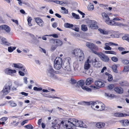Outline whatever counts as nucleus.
<instances>
[{
  "label": "nucleus",
  "mask_w": 129,
  "mask_h": 129,
  "mask_svg": "<svg viewBox=\"0 0 129 129\" xmlns=\"http://www.w3.org/2000/svg\"><path fill=\"white\" fill-rule=\"evenodd\" d=\"M18 73L19 75L21 76H23L24 75V73L21 71H19Z\"/></svg>",
  "instance_id": "55"
},
{
  "label": "nucleus",
  "mask_w": 129,
  "mask_h": 129,
  "mask_svg": "<svg viewBox=\"0 0 129 129\" xmlns=\"http://www.w3.org/2000/svg\"><path fill=\"white\" fill-rule=\"evenodd\" d=\"M94 6L93 5H90L88 10L89 11H92L94 9Z\"/></svg>",
  "instance_id": "50"
},
{
  "label": "nucleus",
  "mask_w": 129,
  "mask_h": 129,
  "mask_svg": "<svg viewBox=\"0 0 129 129\" xmlns=\"http://www.w3.org/2000/svg\"><path fill=\"white\" fill-rule=\"evenodd\" d=\"M33 89L34 90L37 91L42 90V89L41 87L38 88L36 87H34Z\"/></svg>",
  "instance_id": "43"
},
{
  "label": "nucleus",
  "mask_w": 129,
  "mask_h": 129,
  "mask_svg": "<svg viewBox=\"0 0 129 129\" xmlns=\"http://www.w3.org/2000/svg\"><path fill=\"white\" fill-rule=\"evenodd\" d=\"M12 85V83L10 81L7 82L1 92H3L4 95H6L9 93L10 91L11 87Z\"/></svg>",
  "instance_id": "6"
},
{
  "label": "nucleus",
  "mask_w": 129,
  "mask_h": 129,
  "mask_svg": "<svg viewBox=\"0 0 129 129\" xmlns=\"http://www.w3.org/2000/svg\"><path fill=\"white\" fill-rule=\"evenodd\" d=\"M96 63V66H95V67L100 68L102 66L101 63L100 62L97 61Z\"/></svg>",
  "instance_id": "44"
},
{
  "label": "nucleus",
  "mask_w": 129,
  "mask_h": 129,
  "mask_svg": "<svg viewBox=\"0 0 129 129\" xmlns=\"http://www.w3.org/2000/svg\"><path fill=\"white\" fill-rule=\"evenodd\" d=\"M19 2H18V4L19 5L21 6H22V0H17Z\"/></svg>",
  "instance_id": "59"
},
{
  "label": "nucleus",
  "mask_w": 129,
  "mask_h": 129,
  "mask_svg": "<svg viewBox=\"0 0 129 129\" xmlns=\"http://www.w3.org/2000/svg\"><path fill=\"white\" fill-rule=\"evenodd\" d=\"M47 74L50 78L52 79H57V78L54 74V70L51 66H49L47 71Z\"/></svg>",
  "instance_id": "7"
},
{
  "label": "nucleus",
  "mask_w": 129,
  "mask_h": 129,
  "mask_svg": "<svg viewBox=\"0 0 129 129\" xmlns=\"http://www.w3.org/2000/svg\"><path fill=\"white\" fill-rule=\"evenodd\" d=\"M25 128L27 129H33L34 128L33 126L31 124H28L24 126Z\"/></svg>",
  "instance_id": "37"
},
{
  "label": "nucleus",
  "mask_w": 129,
  "mask_h": 129,
  "mask_svg": "<svg viewBox=\"0 0 129 129\" xmlns=\"http://www.w3.org/2000/svg\"><path fill=\"white\" fill-rule=\"evenodd\" d=\"M114 90L117 93L121 94L123 92V90L122 88L120 87H116L114 88Z\"/></svg>",
  "instance_id": "18"
},
{
  "label": "nucleus",
  "mask_w": 129,
  "mask_h": 129,
  "mask_svg": "<svg viewBox=\"0 0 129 129\" xmlns=\"http://www.w3.org/2000/svg\"><path fill=\"white\" fill-rule=\"evenodd\" d=\"M105 125V123H103L102 122H100L96 124V126L98 128H100L104 127Z\"/></svg>",
  "instance_id": "22"
},
{
  "label": "nucleus",
  "mask_w": 129,
  "mask_h": 129,
  "mask_svg": "<svg viewBox=\"0 0 129 129\" xmlns=\"http://www.w3.org/2000/svg\"><path fill=\"white\" fill-rule=\"evenodd\" d=\"M55 15L58 17L60 18L61 17V16L58 13H56L55 14Z\"/></svg>",
  "instance_id": "64"
},
{
  "label": "nucleus",
  "mask_w": 129,
  "mask_h": 129,
  "mask_svg": "<svg viewBox=\"0 0 129 129\" xmlns=\"http://www.w3.org/2000/svg\"><path fill=\"white\" fill-rule=\"evenodd\" d=\"M84 83V81L83 80H80L77 82L76 86L79 87V86H81V87L82 88V87L83 86Z\"/></svg>",
  "instance_id": "17"
},
{
  "label": "nucleus",
  "mask_w": 129,
  "mask_h": 129,
  "mask_svg": "<svg viewBox=\"0 0 129 129\" xmlns=\"http://www.w3.org/2000/svg\"><path fill=\"white\" fill-rule=\"evenodd\" d=\"M86 45L90 49L91 51L94 53L98 55L100 52H97L96 51L98 50V46L93 43L87 42L86 44Z\"/></svg>",
  "instance_id": "5"
},
{
  "label": "nucleus",
  "mask_w": 129,
  "mask_h": 129,
  "mask_svg": "<svg viewBox=\"0 0 129 129\" xmlns=\"http://www.w3.org/2000/svg\"><path fill=\"white\" fill-rule=\"evenodd\" d=\"M73 24H70L68 23H66L64 24V26L67 28H71L73 27Z\"/></svg>",
  "instance_id": "28"
},
{
  "label": "nucleus",
  "mask_w": 129,
  "mask_h": 129,
  "mask_svg": "<svg viewBox=\"0 0 129 129\" xmlns=\"http://www.w3.org/2000/svg\"><path fill=\"white\" fill-rule=\"evenodd\" d=\"M88 26L91 29H95L98 28V26L96 24H91L88 25Z\"/></svg>",
  "instance_id": "26"
},
{
  "label": "nucleus",
  "mask_w": 129,
  "mask_h": 129,
  "mask_svg": "<svg viewBox=\"0 0 129 129\" xmlns=\"http://www.w3.org/2000/svg\"><path fill=\"white\" fill-rule=\"evenodd\" d=\"M55 42L56 44V47L61 46L63 44L62 42L59 40H56L55 41Z\"/></svg>",
  "instance_id": "24"
},
{
  "label": "nucleus",
  "mask_w": 129,
  "mask_h": 129,
  "mask_svg": "<svg viewBox=\"0 0 129 129\" xmlns=\"http://www.w3.org/2000/svg\"><path fill=\"white\" fill-rule=\"evenodd\" d=\"M124 71L125 72L129 71V66H125L124 68Z\"/></svg>",
  "instance_id": "46"
},
{
  "label": "nucleus",
  "mask_w": 129,
  "mask_h": 129,
  "mask_svg": "<svg viewBox=\"0 0 129 129\" xmlns=\"http://www.w3.org/2000/svg\"><path fill=\"white\" fill-rule=\"evenodd\" d=\"M107 43H106L105 44V47H104V48L106 50H111V48L108 45Z\"/></svg>",
  "instance_id": "35"
},
{
  "label": "nucleus",
  "mask_w": 129,
  "mask_h": 129,
  "mask_svg": "<svg viewBox=\"0 0 129 129\" xmlns=\"http://www.w3.org/2000/svg\"><path fill=\"white\" fill-rule=\"evenodd\" d=\"M90 63H92L93 66L94 67H95L97 61L96 59H91L90 60Z\"/></svg>",
  "instance_id": "27"
},
{
  "label": "nucleus",
  "mask_w": 129,
  "mask_h": 129,
  "mask_svg": "<svg viewBox=\"0 0 129 129\" xmlns=\"http://www.w3.org/2000/svg\"><path fill=\"white\" fill-rule=\"evenodd\" d=\"M11 20L15 22L16 24L18 25V21L17 20H14L13 19H11Z\"/></svg>",
  "instance_id": "57"
},
{
  "label": "nucleus",
  "mask_w": 129,
  "mask_h": 129,
  "mask_svg": "<svg viewBox=\"0 0 129 129\" xmlns=\"http://www.w3.org/2000/svg\"><path fill=\"white\" fill-rule=\"evenodd\" d=\"M108 80L109 81H110L113 79V78L112 76L111 75H109L108 76Z\"/></svg>",
  "instance_id": "49"
},
{
  "label": "nucleus",
  "mask_w": 129,
  "mask_h": 129,
  "mask_svg": "<svg viewBox=\"0 0 129 129\" xmlns=\"http://www.w3.org/2000/svg\"><path fill=\"white\" fill-rule=\"evenodd\" d=\"M121 124L124 126L129 125V121H120Z\"/></svg>",
  "instance_id": "31"
},
{
  "label": "nucleus",
  "mask_w": 129,
  "mask_h": 129,
  "mask_svg": "<svg viewBox=\"0 0 129 129\" xmlns=\"http://www.w3.org/2000/svg\"><path fill=\"white\" fill-rule=\"evenodd\" d=\"M103 61L105 62H108L109 61V58L108 56L104 54L101 52L98 53V55Z\"/></svg>",
  "instance_id": "9"
},
{
  "label": "nucleus",
  "mask_w": 129,
  "mask_h": 129,
  "mask_svg": "<svg viewBox=\"0 0 129 129\" xmlns=\"http://www.w3.org/2000/svg\"><path fill=\"white\" fill-rule=\"evenodd\" d=\"M43 96L44 97H47L48 98H52L53 99L54 98H56V99H61V98L59 97H56L55 96H52L51 95H49L48 96H45V94H42Z\"/></svg>",
  "instance_id": "32"
},
{
  "label": "nucleus",
  "mask_w": 129,
  "mask_h": 129,
  "mask_svg": "<svg viewBox=\"0 0 129 129\" xmlns=\"http://www.w3.org/2000/svg\"><path fill=\"white\" fill-rule=\"evenodd\" d=\"M5 72L8 75H12L13 73H16V71L15 70H11L9 68H7L5 69Z\"/></svg>",
  "instance_id": "14"
},
{
  "label": "nucleus",
  "mask_w": 129,
  "mask_h": 129,
  "mask_svg": "<svg viewBox=\"0 0 129 129\" xmlns=\"http://www.w3.org/2000/svg\"><path fill=\"white\" fill-rule=\"evenodd\" d=\"M86 104L87 105H91V107L94 110H95L93 107L94 105H95V108L96 109H99L100 107V109L98 110L101 111L104 110L105 109V106L104 104L101 102L98 101L96 102L90 101L86 102Z\"/></svg>",
  "instance_id": "3"
},
{
  "label": "nucleus",
  "mask_w": 129,
  "mask_h": 129,
  "mask_svg": "<svg viewBox=\"0 0 129 129\" xmlns=\"http://www.w3.org/2000/svg\"><path fill=\"white\" fill-rule=\"evenodd\" d=\"M106 23L109 25H110L118 26H123V24L118 22H116L113 20H108L105 21Z\"/></svg>",
  "instance_id": "8"
},
{
  "label": "nucleus",
  "mask_w": 129,
  "mask_h": 129,
  "mask_svg": "<svg viewBox=\"0 0 129 129\" xmlns=\"http://www.w3.org/2000/svg\"><path fill=\"white\" fill-rule=\"evenodd\" d=\"M105 53L106 54H112L115 55L116 54V53L115 52L112 51H105Z\"/></svg>",
  "instance_id": "41"
},
{
  "label": "nucleus",
  "mask_w": 129,
  "mask_h": 129,
  "mask_svg": "<svg viewBox=\"0 0 129 129\" xmlns=\"http://www.w3.org/2000/svg\"><path fill=\"white\" fill-rule=\"evenodd\" d=\"M71 61L70 57L66 58L64 59L62 65V58L59 57H56L54 61V67L57 70H59L61 67L63 69L68 71H70L71 69L70 66Z\"/></svg>",
  "instance_id": "2"
},
{
  "label": "nucleus",
  "mask_w": 129,
  "mask_h": 129,
  "mask_svg": "<svg viewBox=\"0 0 129 129\" xmlns=\"http://www.w3.org/2000/svg\"><path fill=\"white\" fill-rule=\"evenodd\" d=\"M111 59L114 62H116L118 61V58L115 57H111Z\"/></svg>",
  "instance_id": "48"
},
{
  "label": "nucleus",
  "mask_w": 129,
  "mask_h": 129,
  "mask_svg": "<svg viewBox=\"0 0 129 129\" xmlns=\"http://www.w3.org/2000/svg\"><path fill=\"white\" fill-rule=\"evenodd\" d=\"M120 84L122 86H127L128 85V83L126 81H121L120 82Z\"/></svg>",
  "instance_id": "33"
},
{
  "label": "nucleus",
  "mask_w": 129,
  "mask_h": 129,
  "mask_svg": "<svg viewBox=\"0 0 129 129\" xmlns=\"http://www.w3.org/2000/svg\"><path fill=\"white\" fill-rule=\"evenodd\" d=\"M18 123L19 122L18 121H12V122L11 123L12 125L14 126L17 125Z\"/></svg>",
  "instance_id": "47"
},
{
  "label": "nucleus",
  "mask_w": 129,
  "mask_h": 129,
  "mask_svg": "<svg viewBox=\"0 0 129 129\" xmlns=\"http://www.w3.org/2000/svg\"><path fill=\"white\" fill-rule=\"evenodd\" d=\"M114 115L116 117H122L128 116V114L123 113H122L117 112L114 113Z\"/></svg>",
  "instance_id": "16"
},
{
  "label": "nucleus",
  "mask_w": 129,
  "mask_h": 129,
  "mask_svg": "<svg viewBox=\"0 0 129 129\" xmlns=\"http://www.w3.org/2000/svg\"><path fill=\"white\" fill-rule=\"evenodd\" d=\"M64 121H79L78 120H76L74 118H70L68 116H65L63 118ZM62 121H63L62 120Z\"/></svg>",
  "instance_id": "20"
},
{
  "label": "nucleus",
  "mask_w": 129,
  "mask_h": 129,
  "mask_svg": "<svg viewBox=\"0 0 129 129\" xmlns=\"http://www.w3.org/2000/svg\"><path fill=\"white\" fill-rule=\"evenodd\" d=\"M102 16L105 21L109 20L110 19L108 16L106 14L105 12H103L102 13Z\"/></svg>",
  "instance_id": "23"
},
{
  "label": "nucleus",
  "mask_w": 129,
  "mask_h": 129,
  "mask_svg": "<svg viewBox=\"0 0 129 129\" xmlns=\"http://www.w3.org/2000/svg\"><path fill=\"white\" fill-rule=\"evenodd\" d=\"M21 66V67L20 68V69H21V70L22 71H23L24 72H25V68L23 67V66L22 65V66Z\"/></svg>",
  "instance_id": "54"
},
{
  "label": "nucleus",
  "mask_w": 129,
  "mask_h": 129,
  "mask_svg": "<svg viewBox=\"0 0 129 129\" xmlns=\"http://www.w3.org/2000/svg\"><path fill=\"white\" fill-rule=\"evenodd\" d=\"M8 51L9 52H12L13 51L12 47L11 46L9 47L8 48Z\"/></svg>",
  "instance_id": "53"
},
{
  "label": "nucleus",
  "mask_w": 129,
  "mask_h": 129,
  "mask_svg": "<svg viewBox=\"0 0 129 129\" xmlns=\"http://www.w3.org/2000/svg\"><path fill=\"white\" fill-rule=\"evenodd\" d=\"M95 85L98 87H101L104 86V83L103 82L99 81H96L94 83Z\"/></svg>",
  "instance_id": "15"
},
{
  "label": "nucleus",
  "mask_w": 129,
  "mask_h": 129,
  "mask_svg": "<svg viewBox=\"0 0 129 129\" xmlns=\"http://www.w3.org/2000/svg\"><path fill=\"white\" fill-rule=\"evenodd\" d=\"M90 62L89 58H88L85 61L84 65V69L85 70H88L91 67Z\"/></svg>",
  "instance_id": "11"
},
{
  "label": "nucleus",
  "mask_w": 129,
  "mask_h": 129,
  "mask_svg": "<svg viewBox=\"0 0 129 129\" xmlns=\"http://www.w3.org/2000/svg\"><path fill=\"white\" fill-rule=\"evenodd\" d=\"M21 94L22 95H24L25 96H27L28 94V93H27L23 92H21Z\"/></svg>",
  "instance_id": "61"
},
{
  "label": "nucleus",
  "mask_w": 129,
  "mask_h": 129,
  "mask_svg": "<svg viewBox=\"0 0 129 129\" xmlns=\"http://www.w3.org/2000/svg\"><path fill=\"white\" fill-rule=\"evenodd\" d=\"M73 17L76 19H79L80 18L79 16L74 13H72V14Z\"/></svg>",
  "instance_id": "39"
},
{
  "label": "nucleus",
  "mask_w": 129,
  "mask_h": 129,
  "mask_svg": "<svg viewBox=\"0 0 129 129\" xmlns=\"http://www.w3.org/2000/svg\"><path fill=\"white\" fill-rule=\"evenodd\" d=\"M73 67L74 71L76 73H78L79 72L80 69L79 67L78 62V60L74 62L73 64Z\"/></svg>",
  "instance_id": "10"
},
{
  "label": "nucleus",
  "mask_w": 129,
  "mask_h": 129,
  "mask_svg": "<svg viewBox=\"0 0 129 129\" xmlns=\"http://www.w3.org/2000/svg\"><path fill=\"white\" fill-rule=\"evenodd\" d=\"M52 125L48 129H75L76 127L86 128V125L83 121H52Z\"/></svg>",
  "instance_id": "1"
},
{
  "label": "nucleus",
  "mask_w": 129,
  "mask_h": 129,
  "mask_svg": "<svg viewBox=\"0 0 129 129\" xmlns=\"http://www.w3.org/2000/svg\"><path fill=\"white\" fill-rule=\"evenodd\" d=\"M77 11L79 13L82 15V18H83L84 17L85 14L84 13L81 12L79 10H78Z\"/></svg>",
  "instance_id": "51"
},
{
  "label": "nucleus",
  "mask_w": 129,
  "mask_h": 129,
  "mask_svg": "<svg viewBox=\"0 0 129 129\" xmlns=\"http://www.w3.org/2000/svg\"><path fill=\"white\" fill-rule=\"evenodd\" d=\"M93 82V79L91 78H89L87 79L85 83L86 85H89Z\"/></svg>",
  "instance_id": "21"
},
{
  "label": "nucleus",
  "mask_w": 129,
  "mask_h": 129,
  "mask_svg": "<svg viewBox=\"0 0 129 129\" xmlns=\"http://www.w3.org/2000/svg\"><path fill=\"white\" fill-rule=\"evenodd\" d=\"M81 29L83 31H86L87 30V26L84 25H81Z\"/></svg>",
  "instance_id": "42"
},
{
  "label": "nucleus",
  "mask_w": 129,
  "mask_h": 129,
  "mask_svg": "<svg viewBox=\"0 0 129 129\" xmlns=\"http://www.w3.org/2000/svg\"><path fill=\"white\" fill-rule=\"evenodd\" d=\"M8 119V118L6 117H4L1 119H0V120H1L2 121H6Z\"/></svg>",
  "instance_id": "52"
},
{
  "label": "nucleus",
  "mask_w": 129,
  "mask_h": 129,
  "mask_svg": "<svg viewBox=\"0 0 129 129\" xmlns=\"http://www.w3.org/2000/svg\"><path fill=\"white\" fill-rule=\"evenodd\" d=\"M56 46H52L51 47V50L52 51H54L56 48Z\"/></svg>",
  "instance_id": "58"
},
{
  "label": "nucleus",
  "mask_w": 129,
  "mask_h": 129,
  "mask_svg": "<svg viewBox=\"0 0 129 129\" xmlns=\"http://www.w3.org/2000/svg\"><path fill=\"white\" fill-rule=\"evenodd\" d=\"M107 96L111 97H113L114 96L113 94H109V93L106 94Z\"/></svg>",
  "instance_id": "62"
},
{
  "label": "nucleus",
  "mask_w": 129,
  "mask_h": 129,
  "mask_svg": "<svg viewBox=\"0 0 129 129\" xmlns=\"http://www.w3.org/2000/svg\"><path fill=\"white\" fill-rule=\"evenodd\" d=\"M36 22L40 26L42 27L44 25V22L43 21L39 18L38 17L35 19Z\"/></svg>",
  "instance_id": "13"
},
{
  "label": "nucleus",
  "mask_w": 129,
  "mask_h": 129,
  "mask_svg": "<svg viewBox=\"0 0 129 129\" xmlns=\"http://www.w3.org/2000/svg\"><path fill=\"white\" fill-rule=\"evenodd\" d=\"M122 62L124 64L129 65V61L127 59L122 60Z\"/></svg>",
  "instance_id": "38"
},
{
  "label": "nucleus",
  "mask_w": 129,
  "mask_h": 129,
  "mask_svg": "<svg viewBox=\"0 0 129 129\" xmlns=\"http://www.w3.org/2000/svg\"><path fill=\"white\" fill-rule=\"evenodd\" d=\"M0 29L4 30L7 33H9L10 31V27L6 25H3L0 26Z\"/></svg>",
  "instance_id": "12"
},
{
  "label": "nucleus",
  "mask_w": 129,
  "mask_h": 129,
  "mask_svg": "<svg viewBox=\"0 0 129 129\" xmlns=\"http://www.w3.org/2000/svg\"><path fill=\"white\" fill-rule=\"evenodd\" d=\"M122 39L123 40H127L129 42V35L123 36L122 37Z\"/></svg>",
  "instance_id": "40"
},
{
  "label": "nucleus",
  "mask_w": 129,
  "mask_h": 129,
  "mask_svg": "<svg viewBox=\"0 0 129 129\" xmlns=\"http://www.w3.org/2000/svg\"><path fill=\"white\" fill-rule=\"evenodd\" d=\"M72 53L77 58H79L80 61L83 60L84 58L83 52L80 49H74Z\"/></svg>",
  "instance_id": "4"
},
{
  "label": "nucleus",
  "mask_w": 129,
  "mask_h": 129,
  "mask_svg": "<svg viewBox=\"0 0 129 129\" xmlns=\"http://www.w3.org/2000/svg\"><path fill=\"white\" fill-rule=\"evenodd\" d=\"M57 23L56 22H54L52 24V26L53 27L55 28L57 27Z\"/></svg>",
  "instance_id": "63"
},
{
  "label": "nucleus",
  "mask_w": 129,
  "mask_h": 129,
  "mask_svg": "<svg viewBox=\"0 0 129 129\" xmlns=\"http://www.w3.org/2000/svg\"><path fill=\"white\" fill-rule=\"evenodd\" d=\"M112 69L113 71L114 72L117 73V67L116 65H113L112 66Z\"/></svg>",
  "instance_id": "30"
},
{
  "label": "nucleus",
  "mask_w": 129,
  "mask_h": 129,
  "mask_svg": "<svg viewBox=\"0 0 129 129\" xmlns=\"http://www.w3.org/2000/svg\"><path fill=\"white\" fill-rule=\"evenodd\" d=\"M118 49L119 51H123L125 50L124 48L122 47H119Z\"/></svg>",
  "instance_id": "56"
},
{
  "label": "nucleus",
  "mask_w": 129,
  "mask_h": 129,
  "mask_svg": "<svg viewBox=\"0 0 129 129\" xmlns=\"http://www.w3.org/2000/svg\"><path fill=\"white\" fill-rule=\"evenodd\" d=\"M50 36H52L54 38H58V37L57 35L56 34H54L51 35Z\"/></svg>",
  "instance_id": "60"
},
{
  "label": "nucleus",
  "mask_w": 129,
  "mask_h": 129,
  "mask_svg": "<svg viewBox=\"0 0 129 129\" xmlns=\"http://www.w3.org/2000/svg\"><path fill=\"white\" fill-rule=\"evenodd\" d=\"M98 30L101 33L103 34L107 35L108 34V32L107 30H103L101 28H99Z\"/></svg>",
  "instance_id": "25"
},
{
  "label": "nucleus",
  "mask_w": 129,
  "mask_h": 129,
  "mask_svg": "<svg viewBox=\"0 0 129 129\" xmlns=\"http://www.w3.org/2000/svg\"><path fill=\"white\" fill-rule=\"evenodd\" d=\"M82 88L83 89L86 90V91H91V89L88 88V87L87 86H83L82 87Z\"/></svg>",
  "instance_id": "34"
},
{
  "label": "nucleus",
  "mask_w": 129,
  "mask_h": 129,
  "mask_svg": "<svg viewBox=\"0 0 129 129\" xmlns=\"http://www.w3.org/2000/svg\"><path fill=\"white\" fill-rule=\"evenodd\" d=\"M8 103L12 107H15L17 106V104L12 101H9Z\"/></svg>",
  "instance_id": "29"
},
{
  "label": "nucleus",
  "mask_w": 129,
  "mask_h": 129,
  "mask_svg": "<svg viewBox=\"0 0 129 129\" xmlns=\"http://www.w3.org/2000/svg\"><path fill=\"white\" fill-rule=\"evenodd\" d=\"M114 87V85L113 84H109L108 86H107V88L110 90H112Z\"/></svg>",
  "instance_id": "45"
},
{
  "label": "nucleus",
  "mask_w": 129,
  "mask_h": 129,
  "mask_svg": "<svg viewBox=\"0 0 129 129\" xmlns=\"http://www.w3.org/2000/svg\"><path fill=\"white\" fill-rule=\"evenodd\" d=\"M13 64L14 65V67L18 68L20 69V68L21 67L22 64L20 63H13Z\"/></svg>",
  "instance_id": "36"
},
{
  "label": "nucleus",
  "mask_w": 129,
  "mask_h": 129,
  "mask_svg": "<svg viewBox=\"0 0 129 129\" xmlns=\"http://www.w3.org/2000/svg\"><path fill=\"white\" fill-rule=\"evenodd\" d=\"M1 41L2 43V44L3 45H6L8 46H9L10 45V43L7 41L6 38H2L1 39Z\"/></svg>",
  "instance_id": "19"
}]
</instances>
